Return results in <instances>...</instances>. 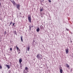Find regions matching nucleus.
Masks as SVG:
<instances>
[{
    "instance_id": "obj_1",
    "label": "nucleus",
    "mask_w": 73,
    "mask_h": 73,
    "mask_svg": "<svg viewBox=\"0 0 73 73\" xmlns=\"http://www.w3.org/2000/svg\"><path fill=\"white\" fill-rule=\"evenodd\" d=\"M36 57H37V58L38 59H39V60H41V59H42V55L40 54H38L37 55Z\"/></svg>"
},
{
    "instance_id": "obj_2",
    "label": "nucleus",
    "mask_w": 73,
    "mask_h": 73,
    "mask_svg": "<svg viewBox=\"0 0 73 73\" xmlns=\"http://www.w3.org/2000/svg\"><path fill=\"white\" fill-rule=\"evenodd\" d=\"M28 17L29 22L31 23V16H29V15L28 16Z\"/></svg>"
},
{
    "instance_id": "obj_3",
    "label": "nucleus",
    "mask_w": 73,
    "mask_h": 73,
    "mask_svg": "<svg viewBox=\"0 0 73 73\" xmlns=\"http://www.w3.org/2000/svg\"><path fill=\"white\" fill-rule=\"evenodd\" d=\"M11 1L12 3L14 5H16V3H15V2L14 0H13V1Z\"/></svg>"
},
{
    "instance_id": "obj_4",
    "label": "nucleus",
    "mask_w": 73,
    "mask_h": 73,
    "mask_svg": "<svg viewBox=\"0 0 73 73\" xmlns=\"http://www.w3.org/2000/svg\"><path fill=\"white\" fill-rule=\"evenodd\" d=\"M65 51L66 54H68L69 53V49H66Z\"/></svg>"
},
{
    "instance_id": "obj_5",
    "label": "nucleus",
    "mask_w": 73,
    "mask_h": 73,
    "mask_svg": "<svg viewBox=\"0 0 73 73\" xmlns=\"http://www.w3.org/2000/svg\"><path fill=\"white\" fill-rule=\"evenodd\" d=\"M61 69V67H60L59 68V69L60 70V73H62V70Z\"/></svg>"
},
{
    "instance_id": "obj_6",
    "label": "nucleus",
    "mask_w": 73,
    "mask_h": 73,
    "mask_svg": "<svg viewBox=\"0 0 73 73\" xmlns=\"http://www.w3.org/2000/svg\"><path fill=\"white\" fill-rule=\"evenodd\" d=\"M17 7L18 9H19V8H20V5L19 4L17 5Z\"/></svg>"
},
{
    "instance_id": "obj_7",
    "label": "nucleus",
    "mask_w": 73,
    "mask_h": 73,
    "mask_svg": "<svg viewBox=\"0 0 73 73\" xmlns=\"http://www.w3.org/2000/svg\"><path fill=\"white\" fill-rule=\"evenodd\" d=\"M40 29L41 30L43 29H44V27H43V26L42 25H41L40 26Z\"/></svg>"
},
{
    "instance_id": "obj_8",
    "label": "nucleus",
    "mask_w": 73,
    "mask_h": 73,
    "mask_svg": "<svg viewBox=\"0 0 73 73\" xmlns=\"http://www.w3.org/2000/svg\"><path fill=\"white\" fill-rule=\"evenodd\" d=\"M21 39L22 42H23V36H21Z\"/></svg>"
},
{
    "instance_id": "obj_9",
    "label": "nucleus",
    "mask_w": 73,
    "mask_h": 73,
    "mask_svg": "<svg viewBox=\"0 0 73 73\" xmlns=\"http://www.w3.org/2000/svg\"><path fill=\"white\" fill-rule=\"evenodd\" d=\"M6 66H7L8 69H9L10 68V66L9 65H7Z\"/></svg>"
},
{
    "instance_id": "obj_10",
    "label": "nucleus",
    "mask_w": 73,
    "mask_h": 73,
    "mask_svg": "<svg viewBox=\"0 0 73 73\" xmlns=\"http://www.w3.org/2000/svg\"><path fill=\"white\" fill-rule=\"evenodd\" d=\"M13 33L14 34H15L16 35H17V33L16 31H14Z\"/></svg>"
},
{
    "instance_id": "obj_11",
    "label": "nucleus",
    "mask_w": 73,
    "mask_h": 73,
    "mask_svg": "<svg viewBox=\"0 0 73 73\" xmlns=\"http://www.w3.org/2000/svg\"><path fill=\"white\" fill-rule=\"evenodd\" d=\"M19 63H20V64H21V62H22V59H20L19 60Z\"/></svg>"
},
{
    "instance_id": "obj_12",
    "label": "nucleus",
    "mask_w": 73,
    "mask_h": 73,
    "mask_svg": "<svg viewBox=\"0 0 73 73\" xmlns=\"http://www.w3.org/2000/svg\"><path fill=\"white\" fill-rule=\"evenodd\" d=\"M36 31L38 32L39 31H40V29L39 28H38L37 29H36Z\"/></svg>"
},
{
    "instance_id": "obj_13",
    "label": "nucleus",
    "mask_w": 73,
    "mask_h": 73,
    "mask_svg": "<svg viewBox=\"0 0 73 73\" xmlns=\"http://www.w3.org/2000/svg\"><path fill=\"white\" fill-rule=\"evenodd\" d=\"M66 65L67 68H69V65L68 64H66Z\"/></svg>"
},
{
    "instance_id": "obj_14",
    "label": "nucleus",
    "mask_w": 73,
    "mask_h": 73,
    "mask_svg": "<svg viewBox=\"0 0 73 73\" xmlns=\"http://www.w3.org/2000/svg\"><path fill=\"white\" fill-rule=\"evenodd\" d=\"M40 8V12H42V11H43V9H42V8H41V7Z\"/></svg>"
},
{
    "instance_id": "obj_15",
    "label": "nucleus",
    "mask_w": 73,
    "mask_h": 73,
    "mask_svg": "<svg viewBox=\"0 0 73 73\" xmlns=\"http://www.w3.org/2000/svg\"><path fill=\"white\" fill-rule=\"evenodd\" d=\"M28 69V68L27 67H26L25 68V70H27Z\"/></svg>"
},
{
    "instance_id": "obj_16",
    "label": "nucleus",
    "mask_w": 73,
    "mask_h": 73,
    "mask_svg": "<svg viewBox=\"0 0 73 73\" xmlns=\"http://www.w3.org/2000/svg\"><path fill=\"white\" fill-rule=\"evenodd\" d=\"M12 24V22L11 21V22H10L9 25V27L10 26V25H11V24Z\"/></svg>"
},
{
    "instance_id": "obj_17",
    "label": "nucleus",
    "mask_w": 73,
    "mask_h": 73,
    "mask_svg": "<svg viewBox=\"0 0 73 73\" xmlns=\"http://www.w3.org/2000/svg\"><path fill=\"white\" fill-rule=\"evenodd\" d=\"M24 73H28L27 72L25 71V70H24V72H23Z\"/></svg>"
},
{
    "instance_id": "obj_18",
    "label": "nucleus",
    "mask_w": 73,
    "mask_h": 73,
    "mask_svg": "<svg viewBox=\"0 0 73 73\" xmlns=\"http://www.w3.org/2000/svg\"><path fill=\"white\" fill-rule=\"evenodd\" d=\"M29 29L30 31H31V26H29Z\"/></svg>"
},
{
    "instance_id": "obj_19",
    "label": "nucleus",
    "mask_w": 73,
    "mask_h": 73,
    "mask_svg": "<svg viewBox=\"0 0 73 73\" xmlns=\"http://www.w3.org/2000/svg\"><path fill=\"white\" fill-rule=\"evenodd\" d=\"M30 49V47H28L27 49L28 51H29V50Z\"/></svg>"
},
{
    "instance_id": "obj_20",
    "label": "nucleus",
    "mask_w": 73,
    "mask_h": 73,
    "mask_svg": "<svg viewBox=\"0 0 73 73\" xmlns=\"http://www.w3.org/2000/svg\"><path fill=\"white\" fill-rule=\"evenodd\" d=\"M17 50H19V47H17Z\"/></svg>"
},
{
    "instance_id": "obj_21",
    "label": "nucleus",
    "mask_w": 73,
    "mask_h": 73,
    "mask_svg": "<svg viewBox=\"0 0 73 73\" xmlns=\"http://www.w3.org/2000/svg\"><path fill=\"white\" fill-rule=\"evenodd\" d=\"M10 50L12 51V48H11L10 49Z\"/></svg>"
},
{
    "instance_id": "obj_22",
    "label": "nucleus",
    "mask_w": 73,
    "mask_h": 73,
    "mask_svg": "<svg viewBox=\"0 0 73 73\" xmlns=\"http://www.w3.org/2000/svg\"><path fill=\"white\" fill-rule=\"evenodd\" d=\"M0 69H2V66H1V65L0 66Z\"/></svg>"
},
{
    "instance_id": "obj_23",
    "label": "nucleus",
    "mask_w": 73,
    "mask_h": 73,
    "mask_svg": "<svg viewBox=\"0 0 73 73\" xmlns=\"http://www.w3.org/2000/svg\"><path fill=\"white\" fill-rule=\"evenodd\" d=\"M11 70H9L8 72V73H11Z\"/></svg>"
},
{
    "instance_id": "obj_24",
    "label": "nucleus",
    "mask_w": 73,
    "mask_h": 73,
    "mask_svg": "<svg viewBox=\"0 0 73 73\" xmlns=\"http://www.w3.org/2000/svg\"><path fill=\"white\" fill-rule=\"evenodd\" d=\"M48 1L49 2V3L51 2V1H50V0H48Z\"/></svg>"
},
{
    "instance_id": "obj_25",
    "label": "nucleus",
    "mask_w": 73,
    "mask_h": 73,
    "mask_svg": "<svg viewBox=\"0 0 73 73\" xmlns=\"http://www.w3.org/2000/svg\"><path fill=\"white\" fill-rule=\"evenodd\" d=\"M15 24V23H13V26H14V24Z\"/></svg>"
},
{
    "instance_id": "obj_26",
    "label": "nucleus",
    "mask_w": 73,
    "mask_h": 73,
    "mask_svg": "<svg viewBox=\"0 0 73 73\" xmlns=\"http://www.w3.org/2000/svg\"><path fill=\"white\" fill-rule=\"evenodd\" d=\"M44 1V0H41V2H42Z\"/></svg>"
},
{
    "instance_id": "obj_27",
    "label": "nucleus",
    "mask_w": 73,
    "mask_h": 73,
    "mask_svg": "<svg viewBox=\"0 0 73 73\" xmlns=\"http://www.w3.org/2000/svg\"><path fill=\"white\" fill-rule=\"evenodd\" d=\"M66 30H67V31H69V29H68L66 28Z\"/></svg>"
},
{
    "instance_id": "obj_28",
    "label": "nucleus",
    "mask_w": 73,
    "mask_h": 73,
    "mask_svg": "<svg viewBox=\"0 0 73 73\" xmlns=\"http://www.w3.org/2000/svg\"><path fill=\"white\" fill-rule=\"evenodd\" d=\"M6 31H5L4 34H6Z\"/></svg>"
},
{
    "instance_id": "obj_29",
    "label": "nucleus",
    "mask_w": 73,
    "mask_h": 73,
    "mask_svg": "<svg viewBox=\"0 0 73 73\" xmlns=\"http://www.w3.org/2000/svg\"><path fill=\"white\" fill-rule=\"evenodd\" d=\"M18 50H19V51L20 52H21V51L20 50V49H19Z\"/></svg>"
},
{
    "instance_id": "obj_30",
    "label": "nucleus",
    "mask_w": 73,
    "mask_h": 73,
    "mask_svg": "<svg viewBox=\"0 0 73 73\" xmlns=\"http://www.w3.org/2000/svg\"><path fill=\"white\" fill-rule=\"evenodd\" d=\"M10 1H12V0H9Z\"/></svg>"
},
{
    "instance_id": "obj_31",
    "label": "nucleus",
    "mask_w": 73,
    "mask_h": 73,
    "mask_svg": "<svg viewBox=\"0 0 73 73\" xmlns=\"http://www.w3.org/2000/svg\"><path fill=\"white\" fill-rule=\"evenodd\" d=\"M18 54H19V53H20V54L21 53L20 52H18Z\"/></svg>"
},
{
    "instance_id": "obj_32",
    "label": "nucleus",
    "mask_w": 73,
    "mask_h": 73,
    "mask_svg": "<svg viewBox=\"0 0 73 73\" xmlns=\"http://www.w3.org/2000/svg\"><path fill=\"white\" fill-rule=\"evenodd\" d=\"M33 26H31V27H32V28H33Z\"/></svg>"
},
{
    "instance_id": "obj_33",
    "label": "nucleus",
    "mask_w": 73,
    "mask_h": 73,
    "mask_svg": "<svg viewBox=\"0 0 73 73\" xmlns=\"http://www.w3.org/2000/svg\"><path fill=\"white\" fill-rule=\"evenodd\" d=\"M16 47L17 48L18 47H17V46H16Z\"/></svg>"
},
{
    "instance_id": "obj_34",
    "label": "nucleus",
    "mask_w": 73,
    "mask_h": 73,
    "mask_svg": "<svg viewBox=\"0 0 73 73\" xmlns=\"http://www.w3.org/2000/svg\"><path fill=\"white\" fill-rule=\"evenodd\" d=\"M21 14V13H20V14Z\"/></svg>"
},
{
    "instance_id": "obj_35",
    "label": "nucleus",
    "mask_w": 73,
    "mask_h": 73,
    "mask_svg": "<svg viewBox=\"0 0 73 73\" xmlns=\"http://www.w3.org/2000/svg\"><path fill=\"white\" fill-rule=\"evenodd\" d=\"M34 42V41H33V43Z\"/></svg>"
}]
</instances>
